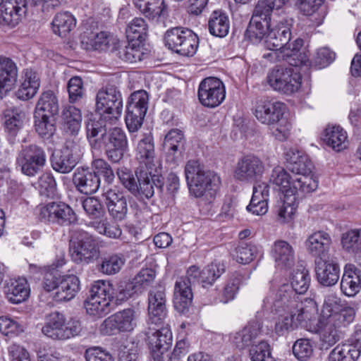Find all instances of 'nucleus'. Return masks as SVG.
I'll use <instances>...</instances> for the list:
<instances>
[{
    "mask_svg": "<svg viewBox=\"0 0 361 361\" xmlns=\"http://www.w3.org/2000/svg\"><path fill=\"white\" fill-rule=\"evenodd\" d=\"M185 176L190 193L201 198L206 204L216 199L221 179L214 171L204 170L197 160H189L185 166Z\"/></svg>",
    "mask_w": 361,
    "mask_h": 361,
    "instance_id": "1",
    "label": "nucleus"
},
{
    "mask_svg": "<svg viewBox=\"0 0 361 361\" xmlns=\"http://www.w3.org/2000/svg\"><path fill=\"white\" fill-rule=\"evenodd\" d=\"M68 252L71 260L76 264H92L100 258V243L93 234L76 229L71 234Z\"/></svg>",
    "mask_w": 361,
    "mask_h": 361,
    "instance_id": "2",
    "label": "nucleus"
},
{
    "mask_svg": "<svg viewBox=\"0 0 361 361\" xmlns=\"http://www.w3.org/2000/svg\"><path fill=\"white\" fill-rule=\"evenodd\" d=\"M116 284L113 286L104 281H94L90 286V295L85 302L86 312L90 316L102 317L110 312L111 302H121L117 297Z\"/></svg>",
    "mask_w": 361,
    "mask_h": 361,
    "instance_id": "3",
    "label": "nucleus"
},
{
    "mask_svg": "<svg viewBox=\"0 0 361 361\" xmlns=\"http://www.w3.org/2000/svg\"><path fill=\"white\" fill-rule=\"evenodd\" d=\"M95 111L106 118L109 123H115L122 115L123 102L119 88L113 84H106L97 92Z\"/></svg>",
    "mask_w": 361,
    "mask_h": 361,
    "instance_id": "4",
    "label": "nucleus"
},
{
    "mask_svg": "<svg viewBox=\"0 0 361 361\" xmlns=\"http://www.w3.org/2000/svg\"><path fill=\"white\" fill-rule=\"evenodd\" d=\"M289 0H258L247 26V35L254 42L259 41L269 28L274 8L279 9Z\"/></svg>",
    "mask_w": 361,
    "mask_h": 361,
    "instance_id": "5",
    "label": "nucleus"
},
{
    "mask_svg": "<svg viewBox=\"0 0 361 361\" xmlns=\"http://www.w3.org/2000/svg\"><path fill=\"white\" fill-rule=\"evenodd\" d=\"M267 82L275 91L290 95L302 85V75L297 68L276 66L267 75Z\"/></svg>",
    "mask_w": 361,
    "mask_h": 361,
    "instance_id": "6",
    "label": "nucleus"
},
{
    "mask_svg": "<svg viewBox=\"0 0 361 361\" xmlns=\"http://www.w3.org/2000/svg\"><path fill=\"white\" fill-rule=\"evenodd\" d=\"M164 42L169 49L183 56H194L199 46L198 36L190 29L183 27L168 30Z\"/></svg>",
    "mask_w": 361,
    "mask_h": 361,
    "instance_id": "7",
    "label": "nucleus"
},
{
    "mask_svg": "<svg viewBox=\"0 0 361 361\" xmlns=\"http://www.w3.org/2000/svg\"><path fill=\"white\" fill-rule=\"evenodd\" d=\"M82 325L80 321L71 319L66 323V318L59 312H51L42 329V333L53 340H67L80 334Z\"/></svg>",
    "mask_w": 361,
    "mask_h": 361,
    "instance_id": "8",
    "label": "nucleus"
},
{
    "mask_svg": "<svg viewBox=\"0 0 361 361\" xmlns=\"http://www.w3.org/2000/svg\"><path fill=\"white\" fill-rule=\"evenodd\" d=\"M298 295H293L290 298L263 300V307L278 315L300 314L303 310L308 311L309 315H314L317 310L314 300L310 298H305L304 300H298Z\"/></svg>",
    "mask_w": 361,
    "mask_h": 361,
    "instance_id": "9",
    "label": "nucleus"
},
{
    "mask_svg": "<svg viewBox=\"0 0 361 361\" xmlns=\"http://www.w3.org/2000/svg\"><path fill=\"white\" fill-rule=\"evenodd\" d=\"M265 171L264 161L254 154H247L240 157L235 165L233 177L243 183H262L261 179Z\"/></svg>",
    "mask_w": 361,
    "mask_h": 361,
    "instance_id": "10",
    "label": "nucleus"
},
{
    "mask_svg": "<svg viewBox=\"0 0 361 361\" xmlns=\"http://www.w3.org/2000/svg\"><path fill=\"white\" fill-rule=\"evenodd\" d=\"M148 100V94L143 90L133 92L128 97L125 122L130 132H136L141 128L147 111Z\"/></svg>",
    "mask_w": 361,
    "mask_h": 361,
    "instance_id": "11",
    "label": "nucleus"
},
{
    "mask_svg": "<svg viewBox=\"0 0 361 361\" xmlns=\"http://www.w3.org/2000/svg\"><path fill=\"white\" fill-rule=\"evenodd\" d=\"M47 163L44 149L35 144L25 146L17 157V164L23 174L35 176L43 171Z\"/></svg>",
    "mask_w": 361,
    "mask_h": 361,
    "instance_id": "12",
    "label": "nucleus"
},
{
    "mask_svg": "<svg viewBox=\"0 0 361 361\" xmlns=\"http://www.w3.org/2000/svg\"><path fill=\"white\" fill-rule=\"evenodd\" d=\"M135 326V312L131 308H127L106 318L101 324L99 331L104 336H116L130 332Z\"/></svg>",
    "mask_w": 361,
    "mask_h": 361,
    "instance_id": "13",
    "label": "nucleus"
},
{
    "mask_svg": "<svg viewBox=\"0 0 361 361\" xmlns=\"http://www.w3.org/2000/svg\"><path fill=\"white\" fill-rule=\"evenodd\" d=\"M102 147L107 159L118 164L128 150V141L126 132L121 128L114 127L103 137Z\"/></svg>",
    "mask_w": 361,
    "mask_h": 361,
    "instance_id": "14",
    "label": "nucleus"
},
{
    "mask_svg": "<svg viewBox=\"0 0 361 361\" xmlns=\"http://www.w3.org/2000/svg\"><path fill=\"white\" fill-rule=\"evenodd\" d=\"M39 218L62 226H68L77 222L78 218L73 209L62 202H51L39 208Z\"/></svg>",
    "mask_w": 361,
    "mask_h": 361,
    "instance_id": "15",
    "label": "nucleus"
},
{
    "mask_svg": "<svg viewBox=\"0 0 361 361\" xmlns=\"http://www.w3.org/2000/svg\"><path fill=\"white\" fill-rule=\"evenodd\" d=\"M197 96L200 102L204 106L215 108L219 106L225 99L224 84L217 78H206L199 85Z\"/></svg>",
    "mask_w": 361,
    "mask_h": 361,
    "instance_id": "16",
    "label": "nucleus"
},
{
    "mask_svg": "<svg viewBox=\"0 0 361 361\" xmlns=\"http://www.w3.org/2000/svg\"><path fill=\"white\" fill-rule=\"evenodd\" d=\"M156 272L154 269L146 268L141 269L131 281H121L116 283V292L120 301H124L134 294L142 293L154 281Z\"/></svg>",
    "mask_w": 361,
    "mask_h": 361,
    "instance_id": "17",
    "label": "nucleus"
},
{
    "mask_svg": "<svg viewBox=\"0 0 361 361\" xmlns=\"http://www.w3.org/2000/svg\"><path fill=\"white\" fill-rule=\"evenodd\" d=\"M82 156L80 146L73 142H66L63 148L55 151L50 161L53 169L61 173L71 172L80 161Z\"/></svg>",
    "mask_w": 361,
    "mask_h": 361,
    "instance_id": "18",
    "label": "nucleus"
},
{
    "mask_svg": "<svg viewBox=\"0 0 361 361\" xmlns=\"http://www.w3.org/2000/svg\"><path fill=\"white\" fill-rule=\"evenodd\" d=\"M226 271L224 262L215 260L202 269L199 267L190 266L186 272L185 278L192 284L197 283L207 288L214 285V282Z\"/></svg>",
    "mask_w": 361,
    "mask_h": 361,
    "instance_id": "19",
    "label": "nucleus"
},
{
    "mask_svg": "<svg viewBox=\"0 0 361 361\" xmlns=\"http://www.w3.org/2000/svg\"><path fill=\"white\" fill-rule=\"evenodd\" d=\"M103 197L109 215L117 221L124 220L128 212V204L133 200L132 197L126 192L116 188L103 190Z\"/></svg>",
    "mask_w": 361,
    "mask_h": 361,
    "instance_id": "20",
    "label": "nucleus"
},
{
    "mask_svg": "<svg viewBox=\"0 0 361 361\" xmlns=\"http://www.w3.org/2000/svg\"><path fill=\"white\" fill-rule=\"evenodd\" d=\"M269 24V28L265 35L259 41L254 42L252 40L247 34V28L245 32V37L253 44H258L266 37V47L268 49L275 51L274 54L276 55V59H278V55L281 56L283 54L287 44L290 41V30L288 27L283 25H279L274 28H271V20Z\"/></svg>",
    "mask_w": 361,
    "mask_h": 361,
    "instance_id": "21",
    "label": "nucleus"
},
{
    "mask_svg": "<svg viewBox=\"0 0 361 361\" xmlns=\"http://www.w3.org/2000/svg\"><path fill=\"white\" fill-rule=\"evenodd\" d=\"M147 310L149 323L161 324L166 318V295L164 286H156L149 290Z\"/></svg>",
    "mask_w": 361,
    "mask_h": 361,
    "instance_id": "22",
    "label": "nucleus"
},
{
    "mask_svg": "<svg viewBox=\"0 0 361 361\" xmlns=\"http://www.w3.org/2000/svg\"><path fill=\"white\" fill-rule=\"evenodd\" d=\"M315 273L318 283L324 287L335 286L340 278L341 268L335 257L315 259Z\"/></svg>",
    "mask_w": 361,
    "mask_h": 361,
    "instance_id": "23",
    "label": "nucleus"
},
{
    "mask_svg": "<svg viewBox=\"0 0 361 361\" xmlns=\"http://www.w3.org/2000/svg\"><path fill=\"white\" fill-rule=\"evenodd\" d=\"M137 180V192L133 194L136 197L150 199L155 193L161 195L164 190L165 179L161 174H152L140 170L135 171Z\"/></svg>",
    "mask_w": 361,
    "mask_h": 361,
    "instance_id": "24",
    "label": "nucleus"
},
{
    "mask_svg": "<svg viewBox=\"0 0 361 361\" xmlns=\"http://www.w3.org/2000/svg\"><path fill=\"white\" fill-rule=\"evenodd\" d=\"M47 0H10L4 6L3 20L8 26L15 27L18 24L21 17L30 9L39 7L40 9Z\"/></svg>",
    "mask_w": 361,
    "mask_h": 361,
    "instance_id": "25",
    "label": "nucleus"
},
{
    "mask_svg": "<svg viewBox=\"0 0 361 361\" xmlns=\"http://www.w3.org/2000/svg\"><path fill=\"white\" fill-rule=\"evenodd\" d=\"M339 300L334 295H329L324 300V312L327 311L329 314H326L325 319L331 324L337 328L346 326L352 323L355 319V312L354 308L345 306L338 311L333 309V303L337 305V300Z\"/></svg>",
    "mask_w": 361,
    "mask_h": 361,
    "instance_id": "26",
    "label": "nucleus"
},
{
    "mask_svg": "<svg viewBox=\"0 0 361 361\" xmlns=\"http://www.w3.org/2000/svg\"><path fill=\"white\" fill-rule=\"evenodd\" d=\"M73 183L81 193L92 195L95 193L101 185V179L94 173L92 167H78L73 176Z\"/></svg>",
    "mask_w": 361,
    "mask_h": 361,
    "instance_id": "27",
    "label": "nucleus"
},
{
    "mask_svg": "<svg viewBox=\"0 0 361 361\" xmlns=\"http://www.w3.org/2000/svg\"><path fill=\"white\" fill-rule=\"evenodd\" d=\"M25 119L26 113L20 106H11L4 111V127L10 143L15 142Z\"/></svg>",
    "mask_w": 361,
    "mask_h": 361,
    "instance_id": "28",
    "label": "nucleus"
},
{
    "mask_svg": "<svg viewBox=\"0 0 361 361\" xmlns=\"http://www.w3.org/2000/svg\"><path fill=\"white\" fill-rule=\"evenodd\" d=\"M185 139L183 132L179 129H171L164 137L162 150L168 163L176 164L180 158L184 150Z\"/></svg>",
    "mask_w": 361,
    "mask_h": 361,
    "instance_id": "29",
    "label": "nucleus"
},
{
    "mask_svg": "<svg viewBox=\"0 0 361 361\" xmlns=\"http://www.w3.org/2000/svg\"><path fill=\"white\" fill-rule=\"evenodd\" d=\"M18 76L16 63L9 57L0 56V99L16 85Z\"/></svg>",
    "mask_w": 361,
    "mask_h": 361,
    "instance_id": "30",
    "label": "nucleus"
},
{
    "mask_svg": "<svg viewBox=\"0 0 361 361\" xmlns=\"http://www.w3.org/2000/svg\"><path fill=\"white\" fill-rule=\"evenodd\" d=\"M285 104L279 102L261 101L255 109L257 119L267 125L277 123L283 115Z\"/></svg>",
    "mask_w": 361,
    "mask_h": 361,
    "instance_id": "31",
    "label": "nucleus"
},
{
    "mask_svg": "<svg viewBox=\"0 0 361 361\" xmlns=\"http://www.w3.org/2000/svg\"><path fill=\"white\" fill-rule=\"evenodd\" d=\"M279 316L275 324V332L279 336H283L298 327L307 328L309 322L314 315H309L308 311H303L300 314H284Z\"/></svg>",
    "mask_w": 361,
    "mask_h": 361,
    "instance_id": "32",
    "label": "nucleus"
},
{
    "mask_svg": "<svg viewBox=\"0 0 361 361\" xmlns=\"http://www.w3.org/2000/svg\"><path fill=\"white\" fill-rule=\"evenodd\" d=\"M332 240L330 235L323 231L311 234L305 240L307 252L316 259H325L328 256Z\"/></svg>",
    "mask_w": 361,
    "mask_h": 361,
    "instance_id": "33",
    "label": "nucleus"
},
{
    "mask_svg": "<svg viewBox=\"0 0 361 361\" xmlns=\"http://www.w3.org/2000/svg\"><path fill=\"white\" fill-rule=\"evenodd\" d=\"M192 283L185 277H181L176 282L174 289V307L180 314L189 312L192 304L193 294L191 289Z\"/></svg>",
    "mask_w": 361,
    "mask_h": 361,
    "instance_id": "34",
    "label": "nucleus"
},
{
    "mask_svg": "<svg viewBox=\"0 0 361 361\" xmlns=\"http://www.w3.org/2000/svg\"><path fill=\"white\" fill-rule=\"evenodd\" d=\"M106 118L99 116L89 118L85 122L86 136L92 149L99 150L102 147L103 137L106 135Z\"/></svg>",
    "mask_w": 361,
    "mask_h": 361,
    "instance_id": "35",
    "label": "nucleus"
},
{
    "mask_svg": "<svg viewBox=\"0 0 361 361\" xmlns=\"http://www.w3.org/2000/svg\"><path fill=\"white\" fill-rule=\"evenodd\" d=\"M361 288V270L353 264H346L341 281V290L346 296H355Z\"/></svg>",
    "mask_w": 361,
    "mask_h": 361,
    "instance_id": "36",
    "label": "nucleus"
},
{
    "mask_svg": "<svg viewBox=\"0 0 361 361\" xmlns=\"http://www.w3.org/2000/svg\"><path fill=\"white\" fill-rule=\"evenodd\" d=\"M287 169L295 175L311 174L312 164L308 157L301 151L290 148L285 153Z\"/></svg>",
    "mask_w": 361,
    "mask_h": 361,
    "instance_id": "37",
    "label": "nucleus"
},
{
    "mask_svg": "<svg viewBox=\"0 0 361 361\" xmlns=\"http://www.w3.org/2000/svg\"><path fill=\"white\" fill-rule=\"evenodd\" d=\"M261 322L254 319L248 322L241 330L236 332L233 337V342L239 349H245L255 345L256 339L261 332Z\"/></svg>",
    "mask_w": 361,
    "mask_h": 361,
    "instance_id": "38",
    "label": "nucleus"
},
{
    "mask_svg": "<svg viewBox=\"0 0 361 361\" xmlns=\"http://www.w3.org/2000/svg\"><path fill=\"white\" fill-rule=\"evenodd\" d=\"M269 185L266 183L255 185L250 202L247 210L256 215H264L268 211Z\"/></svg>",
    "mask_w": 361,
    "mask_h": 361,
    "instance_id": "39",
    "label": "nucleus"
},
{
    "mask_svg": "<svg viewBox=\"0 0 361 361\" xmlns=\"http://www.w3.org/2000/svg\"><path fill=\"white\" fill-rule=\"evenodd\" d=\"M80 290V280L73 274L63 275L54 295V300L57 302L70 301L74 298Z\"/></svg>",
    "mask_w": 361,
    "mask_h": 361,
    "instance_id": "40",
    "label": "nucleus"
},
{
    "mask_svg": "<svg viewBox=\"0 0 361 361\" xmlns=\"http://www.w3.org/2000/svg\"><path fill=\"white\" fill-rule=\"evenodd\" d=\"M30 286L25 278L11 280L4 286L6 299L13 304H20L25 301L30 295Z\"/></svg>",
    "mask_w": 361,
    "mask_h": 361,
    "instance_id": "41",
    "label": "nucleus"
},
{
    "mask_svg": "<svg viewBox=\"0 0 361 361\" xmlns=\"http://www.w3.org/2000/svg\"><path fill=\"white\" fill-rule=\"evenodd\" d=\"M23 81L16 92V96L21 100L32 98L40 87V80L37 73L31 68H26L23 72Z\"/></svg>",
    "mask_w": 361,
    "mask_h": 361,
    "instance_id": "42",
    "label": "nucleus"
},
{
    "mask_svg": "<svg viewBox=\"0 0 361 361\" xmlns=\"http://www.w3.org/2000/svg\"><path fill=\"white\" fill-rule=\"evenodd\" d=\"M133 3L145 18L153 21H158L167 10L164 0H133Z\"/></svg>",
    "mask_w": 361,
    "mask_h": 361,
    "instance_id": "43",
    "label": "nucleus"
},
{
    "mask_svg": "<svg viewBox=\"0 0 361 361\" xmlns=\"http://www.w3.org/2000/svg\"><path fill=\"white\" fill-rule=\"evenodd\" d=\"M272 252L276 265L278 268L287 269L294 265V250L288 242L285 240L275 242Z\"/></svg>",
    "mask_w": 361,
    "mask_h": 361,
    "instance_id": "44",
    "label": "nucleus"
},
{
    "mask_svg": "<svg viewBox=\"0 0 361 361\" xmlns=\"http://www.w3.org/2000/svg\"><path fill=\"white\" fill-rule=\"evenodd\" d=\"M324 0H298V8L304 15L309 16L313 25H320L326 15L323 6Z\"/></svg>",
    "mask_w": 361,
    "mask_h": 361,
    "instance_id": "45",
    "label": "nucleus"
},
{
    "mask_svg": "<svg viewBox=\"0 0 361 361\" xmlns=\"http://www.w3.org/2000/svg\"><path fill=\"white\" fill-rule=\"evenodd\" d=\"M59 112V99L52 90L43 92L35 106L34 114L56 117Z\"/></svg>",
    "mask_w": 361,
    "mask_h": 361,
    "instance_id": "46",
    "label": "nucleus"
},
{
    "mask_svg": "<svg viewBox=\"0 0 361 361\" xmlns=\"http://www.w3.org/2000/svg\"><path fill=\"white\" fill-rule=\"evenodd\" d=\"M136 159L147 168L153 164L155 158L154 138L151 133L144 134L139 140L135 153Z\"/></svg>",
    "mask_w": 361,
    "mask_h": 361,
    "instance_id": "47",
    "label": "nucleus"
},
{
    "mask_svg": "<svg viewBox=\"0 0 361 361\" xmlns=\"http://www.w3.org/2000/svg\"><path fill=\"white\" fill-rule=\"evenodd\" d=\"M61 118L66 133L71 135H77L82 121L80 110L73 106H65L62 111Z\"/></svg>",
    "mask_w": 361,
    "mask_h": 361,
    "instance_id": "48",
    "label": "nucleus"
},
{
    "mask_svg": "<svg viewBox=\"0 0 361 361\" xmlns=\"http://www.w3.org/2000/svg\"><path fill=\"white\" fill-rule=\"evenodd\" d=\"M208 28L210 34L215 37H226L230 28L228 16L221 10L213 11L208 22Z\"/></svg>",
    "mask_w": 361,
    "mask_h": 361,
    "instance_id": "49",
    "label": "nucleus"
},
{
    "mask_svg": "<svg viewBox=\"0 0 361 361\" xmlns=\"http://www.w3.org/2000/svg\"><path fill=\"white\" fill-rule=\"evenodd\" d=\"M347 133L340 126H328L324 130V141L336 152H341L347 147Z\"/></svg>",
    "mask_w": 361,
    "mask_h": 361,
    "instance_id": "50",
    "label": "nucleus"
},
{
    "mask_svg": "<svg viewBox=\"0 0 361 361\" xmlns=\"http://www.w3.org/2000/svg\"><path fill=\"white\" fill-rule=\"evenodd\" d=\"M293 180L288 171L281 166L274 168L269 178V182L277 187L287 198L291 197Z\"/></svg>",
    "mask_w": 361,
    "mask_h": 361,
    "instance_id": "51",
    "label": "nucleus"
},
{
    "mask_svg": "<svg viewBox=\"0 0 361 361\" xmlns=\"http://www.w3.org/2000/svg\"><path fill=\"white\" fill-rule=\"evenodd\" d=\"M317 326V331L319 334L323 345H324V344L327 345L326 348H328L329 346L334 345L339 341L340 336L338 334V328L325 319L324 310L322 312V314L318 321Z\"/></svg>",
    "mask_w": 361,
    "mask_h": 361,
    "instance_id": "52",
    "label": "nucleus"
},
{
    "mask_svg": "<svg viewBox=\"0 0 361 361\" xmlns=\"http://www.w3.org/2000/svg\"><path fill=\"white\" fill-rule=\"evenodd\" d=\"M56 117L34 114V127L37 135L48 140L56 130Z\"/></svg>",
    "mask_w": 361,
    "mask_h": 361,
    "instance_id": "53",
    "label": "nucleus"
},
{
    "mask_svg": "<svg viewBox=\"0 0 361 361\" xmlns=\"http://www.w3.org/2000/svg\"><path fill=\"white\" fill-rule=\"evenodd\" d=\"M76 20L73 16L69 12L57 13L53 21V30L55 34L61 37L66 35L75 27Z\"/></svg>",
    "mask_w": 361,
    "mask_h": 361,
    "instance_id": "54",
    "label": "nucleus"
},
{
    "mask_svg": "<svg viewBox=\"0 0 361 361\" xmlns=\"http://www.w3.org/2000/svg\"><path fill=\"white\" fill-rule=\"evenodd\" d=\"M124 264V259L121 255L111 254L102 257L97 264L99 271L106 275L117 274Z\"/></svg>",
    "mask_w": 361,
    "mask_h": 361,
    "instance_id": "55",
    "label": "nucleus"
},
{
    "mask_svg": "<svg viewBox=\"0 0 361 361\" xmlns=\"http://www.w3.org/2000/svg\"><path fill=\"white\" fill-rule=\"evenodd\" d=\"M310 284V276L309 271L302 268L294 270L291 274L290 283L295 295H302L305 293Z\"/></svg>",
    "mask_w": 361,
    "mask_h": 361,
    "instance_id": "56",
    "label": "nucleus"
},
{
    "mask_svg": "<svg viewBox=\"0 0 361 361\" xmlns=\"http://www.w3.org/2000/svg\"><path fill=\"white\" fill-rule=\"evenodd\" d=\"M148 26L142 18H135L128 25L126 32L129 41L142 43L145 40Z\"/></svg>",
    "mask_w": 361,
    "mask_h": 361,
    "instance_id": "57",
    "label": "nucleus"
},
{
    "mask_svg": "<svg viewBox=\"0 0 361 361\" xmlns=\"http://www.w3.org/2000/svg\"><path fill=\"white\" fill-rule=\"evenodd\" d=\"M148 338L149 345L161 349V350L168 351L172 345V333L167 327L157 329Z\"/></svg>",
    "mask_w": 361,
    "mask_h": 361,
    "instance_id": "58",
    "label": "nucleus"
},
{
    "mask_svg": "<svg viewBox=\"0 0 361 361\" xmlns=\"http://www.w3.org/2000/svg\"><path fill=\"white\" fill-rule=\"evenodd\" d=\"M341 245L350 254H361V230H350L342 235Z\"/></svg>",
    "mask_w": 361,
    "mask_h": 361,
    "instance_id": "59",
    "label": "nucleus"
},
{
    "mask_svg": "<svg viewBox=\"0 0 361 361\" xmlns=\"http://www.w3.org/2000/svg\"><path fill=\"white\" fill-rule=\"evenodd\" d=\"M318 187V181L310 174L302 175L295 178L293 180L291 197L295 200V195L298 193H309L314 191Z\"/></svg>",
    "mask_w": 361,
    "mask_h": 361,
    "instance_id": "60",
    "label": "nucleus"
},
{
    "mask_svg": "<svg viewBox=\"0 0 361 361\" xmlns=\"http://www.w3.org/2000/svg\"><path fill=\"white\" fill-rule=\"evenodd\" d=\"M303 45V40L297 38L293 42L287 44L281 56L278 55V61H286L290 65L297 67L301 64L302 60L298 59V54Z\"/></svg>",
    "mask_w": 361,
    "mask_h": 361,
    "instance_id": "61",
    "label": "nucleus"
},
{
    "mask_svg": "<svg viewBox=\"0 0 361 361\" xmlns=\"http://www.w3.org/2000/svg\"><path fill=\"white\" fill-rule=\"evenodd\" d=\"M258 252L257 247L247 242H240L235 247L233 257L238 263L246 264L251 262Z\"/></svg>",
    "mask_w": 361,
    "mask_h": 361,
    "instance_id": "62",
    "label": "nucleus"
},
{
    "mask_svg": "<svg viewBox=\"0 0 361 361\" xmlns=\"http://www.w3.org/2000/svg\"><path fill=\"white\" fill-rule=\"evenodd\" d=\"M94 173L98 178L102 176L104 183L110 185L115 179L114 172L111 165L103 159H96L92 161L91 164Z\"/></svg>",
    "mask_w": 361,
    "mask_h": 361,
    "instance_id": "63",
    "label": "nucleus"
},
{
    "mask_svg": "<svg viewBox=\"0 0 361 361\" xmlns=\"http://www.w3.org/2000/svg\"><path fill=\"white\" fill-rule=\"evenodd\" d=\"M252 361H275L271 355L269 344L261 341L256 345H252L249 350Z\"/></svg>",
    "mask_w": 361,
    "mask_h": 361,
    "instance_id": "64",
    "label": "nucleus"
}]
</instances>
